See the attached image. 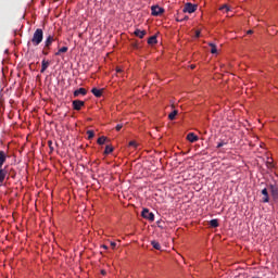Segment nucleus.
<instances>
[{"label":"nucleus","mask_w":278,"mask_h":278,"mask_svg":"<svg viewBox=\"0 0 278 278\" xmlns=\"http://www.w3.org/2000/svg\"><path fill=\"white\" fill-rule=\"evenodd\" d=\"M142 218H146L147 220H150L151 223H153V220H155V215L151 212H149V208H143L142 213Z\"/></svg>","instance_id":"3"},{"label":"nucleus","mask_w":278,"mask_h":278,"mask_svg":"<svg viewBox=\"0 0 278 278\" xmlns=\"http://www.w3.org/2000/svg\"><path fill=\"white\" fill-rule=\"evenodd\" d=\"M48 51H49V49H45V48H43V51H42L43 55H49V52H48Z\"/></svg>","instance_id":"30"},{"label":"nucleus","mask_w":278,"mask_h":278,"mask_svg":"<svg viewBox=\"0 0 278 278\" xmlns=\"http://www.w3.org/2000/svg\"><path fill=\"white\" fill-rule=\"evenodd\" d=\"M5 160H8V155L0 151V169H3V164H5Z\"/></svg>","instance_id":"9"},{"label":"nucleus","mask_w":278,"mask_h":278,"mask_svg":"<svg viewBox=\"0 0 278 278\" xmlns=\"http://www.w3.org/2000/svg\"><path fill=\"white\" fill-rule=\"evenodd\" d=\"M218 219H212L210 222V226L213 227L214 229H216V227H218Z\"/></svg>","instance_id":"19"},{"label":"nucleus","mask_w":278,"mask_h":278,"mask_svg":"<svg viewBox=\"0 0 278 278\" xmlns=\"http://www.w3.org/2000/svg\"><path fill=\"white\" fill-rule=\"evenodd\" d=\"M102 249H105V250H108V245H102Z\"/></svg>","instance_id":"36"},{"label":"nucleus","mask_w":278,"mask_h":278,"mask_svg":"<svg viewBox=\"0 0 278 278\" xmlns=\"http://www.w3.org/2000/svg\"><path fill=\"white\" fill-rule=\"evenodd\" d=\"M84 105H85V103H84V101H81V100H74V101H73V108H74V110L79 111V110H81V108H84Z\"/></svg>","instance_id":"6"},{"label":"nucleus","mask_w":278,"mask_h":278,"mask_svg":"<svg viewBox=\"0 0 278 278\" xmlns=\"http://www.w3.org/2000/svg\"><path fill=\"white\" fill-rule=\"evenodd\" d=\"M178 111L174 110L172 113H169L168 118L169 121H175V117L177 116Z\"/></svg>","instance_id":"16"},{"label":"nucleus","mask_w":278,"mask_h":278,"mask_svg":"<svg viewBox=\"0 0 278 278\" xmlns=\"http://www.w3.org/2000/svg\"><path fill=\"white\" fill-rule=\"evenodd\" d=\"M220 147H225V142H219V143L217 144V149H220Z\"/></svg>","instance_id":"32"},{"label":"nucleus","mask_w":278,"mask_h":278,"mask_svg":"<svg viewBox=\"0 0 278 278\" xmlns=\"http://www.w3.org/2000/svg\"><path fill=\"white\" fill-rule=\"evenodd\" d=\"M45 38V33L42 31V28H37L33 35V38L30 42L34 47H38L40 42H42V39Z\"/></svg>","instance_id":"1"},{"label":"nucleus","mask_w":278,"mask_h":278,"mask_svg":"<svg viewBox=\"0 0 278 278\" xmlns=\"http://www.w3.org/2000/svg\"><path fill=\"white\" fill-rule=\"evenodd\" d=\"M151 244L153 249H156V251H160V249H162V245H160V242L157 241H151Z\"/></svg>","instance_id":"18"},{"label":"nucleus","mask_w":278,"mask_h":278,"mask_svg":"<svg viewBox=\"0 0 278 278\" xmlns=\"http://www.w3.org/2000/svg\"><path fill=\"white\" fill-rule=\"evenodd\" d=\"M115 129L116 131H121L123 129V124H117Z\"/></svg>","instance_id":"27"},{"label":"nucleus","mask_w":278,"mask_h":278,"mask_svg":"<svg viewBox=\"0 0 278 278\" xmlns=\"http://www.w3.org/2000/svg\"><path fill=\"white\" fill-rule=\"evenodd\" d=\"M248 34H253V30H249Z\"/></svg>","instance_id":"37"},{"label":"nucleus","mask_w":278,"mask_h":278,"mask_svg":"<svg viewBox=\"0 0 278 278\" xmlns=\"http://www.w3.org/2000/svg\"><path fill=\"white\" fill-rule=\"evenodd\" d=\"M197 8H198L197 4H192V3L188 2V3L185 4V7H184V9H182V12H184L185 14H186V13L192 14V13L197 12Z\"/></svg>","instance_id":"2"},{"label":"nucleus","mask_w":278,"mask_h":278,"mask_svg":"<svg viewBox=\"0 0 278 278\" xmlns=\"http://www.w3.org/2000/svg\"><path fill=\"white\" fill-rule=\"evenodd\" d=\"M55 40H56L55 36L49 35L45 41V49H48V50L51 49V46L53 45V42H55Z\"/></svg>","instance_id":"4"},{"label":"nucleus","mask_w":278,"mask_h":278,"mask_svg":"<svg viewBox=\"0 0 278 278\" xmlns=\"http://www.w3.org/2000/svg\"><path fill=\"white\" fill-rule=\"evenodd\" d=\"M219 10L223 12V11H225V12H231V8H229V5H227V4H224V5H222L220 8H219Z\"/></svg>","instance_id":"20"},{"label":"nucleus","mask_w":278,"mask_h":278,"mask_svg":"<svg viewBox=\"0 0 278 278\" xmlns=\"http://www.w3.org/2000/svg\"><path fill=\"white\" fill-rule=\"evenodd\" d=\"M101 274H102V275H105V270H102Z\"/></svg>","instance_id":"38"},{"label":"nucleus","mask_w":278,"mask_h":278,"mask_svg":"<svg viewBox=\"0 0 278 278\" xmlns=\"http://www.w3.org/2000/svg\"><path fill=\"white\" fill-rule=\"evenodd\" d=\"M128 147H132L134 149H138V142H136V141H130V142L128 143Z\"/></svg>","instance_id":"26"},{"label":"nucleus","mask_w":278,"mask_h":278,"mask_svg":"<svg viewBox=\"0 0 278 278\" xmlns=\"http://www.w3.org/2000/svg\"><path fill=\"white\" fill-rule=\"evenodd\" d=\"M148 45H157V37L152 36L148 39Z\"/></svg>","instance_id":"14"},{"label":"nucleus","mask_w":278,"mask_h":278,"mask_svg":"<svg viewBox=\"0 0 278 278\" xmlns=\"http://www.w3.org/2000/svg\"><path fill=\"white\" fill-rule=\"evenodd\" d=\"M271 197L274 201H278V189H271Z\"/></svg>","instance_id":"17"},{"label":"nucleus","mask_w":278,"mask_h":278,"mask_svg":"<svg viewBox=\"0 0 278 278\" xmlns=\"http://www.w3.org/2000/svg\"><path fill=\"white\" fill-rule=\"evenodd\" d=\"M268 201H269L268 195H265V197L263 198V203H268Z\"/></svg>","instance_id":"29"},{"label":"nucleus","mask_w":278,"mask_h":278,"mask_svg":"<svg viewBox=\"0 0 278 278\" xmlns=\"http://www.w3.org/2000/svg\"><path fill=\"white\" fill-rule=\"evenodd\" d=\"M49 64H50V62L47 60H43L41 62V73H45V71H47V68H49Z\"/></svg>","instance_id":"13"},{"label":"nucleus","mask_w":278,"mask_h":278,"mask_svg":"<svg viewBox=\"0 0 278 278\" xmlns=\"http://www.w3.org/2000/svg\"><path fill=\"white\" fill-rule=\"evenodd\" d=\"M87 136H88V140H92V138H94V131L93 130H88Z\"/></svg>","instance_id":"23"},{"label":"nucleus","mask_w":278,"mask_h":278,"mask_svg":"<svg viewBox=\"0 0 278 278\" xmlns=\"http://www.w3.org/2000/svg\"><path fill=\"white\" fill-rule=\"evenodd\" d=\"M135 36H137V38H144V36H147V30H140V29H136L135 30Z\"/></svg>","instance_id":"11"},{"label":"nucleus","mask_w":278,"mask_h":278,"mask_svg":"<svg viewBox=\"0 0 278 278\" xmlns=\"http://www.w3.org/2000/svg\"><path fill=\"white\" fill-rule=\"evenodd\" d=\"M106 140H108V137L102 136V137H100V138L98 139V144H105Z\"/></svg>","instance_id":"22"},{"label":"nucleus","mask_w":278,"mask_h":278,"mask_svg":"<svg viewBox=\"0 0 278 278\" xmlns=\"http://www.w3.org/2000/svg\"><path fill=\"white\" fill-rule=\"evenodd\" d=\"M201 36V30L195 31V38H199Z\"/></svg>","instance_id":"31"},{"label":"nucleus","mask_w":278,"mask_h":278,"mask_svg":"<svg viewBox=\"0 0 278 278\" xmlns=\"http://www.w3.org/2000/svg\"><path fill=\"white\" fill-rule=\"evenodd\" d=\"M262 194L264 195V197H268V189H263L262 190Z\"/></svg>","instance_id":"28"},{"label":"nucleus","mask_w":278,"mask_h":278,"mask_svg":"<svg viewBox=\"0 0 278 278\" xmlns=\"http://www.w3.org/2000/svg\"><path fill=\"white\" fill-rule=\"evenodd\" d=\"M190 68L194 71V68H197V65H190Z\"/></svg>","instance_id":"34"},{"label":"nucleus","mask_w":278,"mask_h":278,"mask_svg":"<svg viewBox=\"0 0 278 278\" xmlns=\"http://www.w3.org/2000/svg\"><path fill=\"white\" fill-rule=\"evenodd\" d=\"M79 94L86 97V94H88V91L86 90V88H79L74 91V97H79Z\"/></svg>","instance_id":"8"},{"label":"nucleus","mask_w":278,"mask_h":278,"mask_svg":"<svg viewBox=\"0 0 278 278\" xmlns=\"http://www.w3.org/2000/svg\"><path fill=\"white\" fill-rule=\"evenodd\" d=\"M176 21H177L178 23H181L182 21H188V16L181 17L180 15H178V16L176 17Z\"/></svg>","instance_id":"25"},{"label":"nucleus","mask_w":278,"mask_h":278,"mask_svg":"<svg viewBox=\"0 0 278 278\" xmlns=\"http://www.w3.org/2000/svg\"><path fill=\"white\" fill-rule=\"evenodd\" d=\"M210 47H211V53H217L218 52V50L216 49V45L210 43Z\"/></svg>","instance_id":"24"},{"label":"nucleus","mask_w":278,"mask_h":278,"mask_svg":"<svg viewBox=\"0 0 278 278\" xmlns=\"http://www.w3.org/2000/svg\"><path fill=\"white\" fill-rule=\"evenodd\" d=\"M151 12H152V16H160V14H164V9L154 5L151 8Z\"/></svg>","instance_id":"5"},{"label":"nucleus","mask_w":278,"mask_h":278,"mask_svg":"<svg viewBox=\"0 0 278 278\" xmlns=\"http://www.w3.org/2000/svg\"><path fill=\"white\" fill-rule=\"evenodd\" d=\"M91 92H92V94H93L94 97H98V98L103 94V90L97 89V88H92V89H91Z\"/></svg>","instance_id":"12"},{"label":"nucleus","mask_w":278,"mask_h":278,"mask_svg":"<svg viewBox=\"0 0 278 278\" xmlns=\"http://www.w3.org/2000/svg\"><path fill=\"white\" fill-rule=\"evenodd\" d=\"M112 249H116V242H111Z\"/></svg>","instance_id":"33"},{"label":"nucleus","mask_w":278,"mask_h":278,"mask_svg":"<svg viewBox=\"0 0 278 278\" xmlns=\"http://www.w3.org/2000/svg\"><path fill=\"white\" fill-rule=\"evenodd\" d=\"M116 71H117V73H122L123 72V70H121V68H117Z\"/></svg>","instance_id":"35"},{"label":"nucleus","mask_w":278,"mask_h":278,"mask_svg":"<svg viewBox=\"0 0 278 278\" xmlns=\"http://www.w3.org/2000/svg\"><path fill=\"white\" fill-rule=\"evenodd\" d=\"M5 177H8V169H0V187L3 186Z\"/></svg>","instance_id":"7"},{"label":"nucleus","mask_w":278,"mask_h":278,"mask_svg":"<svg viewBox=\"0 0 278 278\" xmlns=\"http://www.w3.org/2000/svg\"><path fill=\"white\" fill-rule=\"evenodd\" d=\"M66 51H68V47H62L61 49H59L55 55H60L61 53H66Z\"/></svg>","instance_id":"21"},{"label":"nucleus","mask_w":278,"mask_h":278,"mask_svg":"<svg viewBox=\"0 0 278 278\" xmlns=\"http://www.w3.org/2000/svg\"><path fill=\"white\" fill-rule=\"evenodd\" d=\"M187 140L189 142H197L199 140V137L197 135H194V132H189L187 135Z\"/></svg>","instance_id":"10"},{"label":"nucleus","mask_w":278,"mask_h":278,"mask_svg":"<svg viewBox=\"0 0 278 278\" xmlns=\"http://www.w3.org/2000/svg\"><path fill=\"white\" fill-rule=\"evenodd\" d=\"M114 151V148L112 146H106L104 150V155H110Z\"/></svg>","instance_id":"15"}]
</instances>
